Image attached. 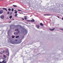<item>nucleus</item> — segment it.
<instances>
[{"label":"nucleus","mask_w":63,"mask_h":63,"mask_svg":"<svg viewBox=\"0 0 63 63\" xmlns=\"http://www.w3.org/2000/svg\"><path fill=\"white\" fill-rule=\"evenodd\" d=\"M19 33V32L18 31L16 33V32H15L14 33V34L15 35H17Z\"/></svg>","instance_id":"nucleus-1"},{"label":"nucleus","mask_w":63,"mask_h":63,"mask_svg":"<svg viewBox=\"0 0 63 63\" xmlns=\"http://www.w3.org/2000/svg\"><path fill=\"white\" fill-rule=\"evenodd\" d=\"M0 63H2L0 62Z\"/></svg>","instance_id":"nucleus-40"},{"label":"nucleus","mask_w":63,"mask_h":63,"mask_svg":"<svg viewBox=\"0 0 63 63\" xmlns=\"http://www.w3.org/2000/svg\"><path fill=\"white\" fill-rule=\"evenodd\" d=\"M19 36H16V38H19Z\"/></svg>","instance_id":"nucleus-13"},{"label":"nucleus","mask_w":63,"mask_h":63,"mask_svg":"<svg viewBox=\"0 0 63 63\" xmlns=\"http://www.w3.org/2000/svg\"><path fill=\"white\" fill-rule=\"evenodd\" d=\"M6 52H8V54H7V55H8V56H9V50H8L7 49L6 50Z\"/></svg>","instance_id":"nucleus-2"},{"label":"nucleus","mask_w":63,"mask_h":63,"mask_svg":"<svg viewBox=\"0 0 63 63\" xmlns=\"http://www.w3.org/2000/svg\"><path fill=\"white\" fill-rule=\"evenodd\" d=\"M12 25H11V26H10V29H11V28H12Z\"/></svg>","instance_id":"nucleus-25"},{"label":"nucleus","mask_w":63,"mask_h":63,"mask_svg":"<svg viewBox=\"0 0 63 63\" xmlns=\"http://www.w3.org/2000/svg\"><path fill=\"white\" fill-rule=\"evenodd\" d=\"M13 6H14V7H17V6H16V5H14Z\"/></svg>","instance_id":"nucleus-21"},{"label":"nucleus","mask_w":63,"mask_h":63,"mask_svg":"<svg viewBox=\"0 0 63 63\" xmlns=\"http://www.w3.org/2000/svg\"><path fill=\"white\" fill-rule=\"evenodd\" d=\"M8 10H9V11H11V9L10 8H9L8 9Z\"/></svg>","instance_id":"nucleus-16"},{"label":"nucleus","mask_w":63,"mask_h":63,"mask_svg":"<svg viewBox=\"0 0 63 63\" xmlns=\"http://www.w3.org/2000/svg\"><path fill=\"white\" fill-rule=\"evenodd\" d=\"M35 21V20L34 19H33L32 20H31V22H34Z\"/></svg>","instance_id":"nucleus-7"},{"label":"nucleus","mask_w":63,"mask_h":63,"mask_svg":"<svg viewBox=\"0 0 63 63\" xmlns=\"http://www.w3.org/2000/svg\"><path fill=\"white\" fill-rule=\"evenodd\" d=\"M55 28H53V29H52V31H53V30H55Z\"/></svg>","instance_id":"nucleus-22"},{"label":"nucleus","mask_w":63,"mask_h":63,"mask_svg":"<svg viewBox=\"0 0 63 63\" xmlns=\"http://www.w3.org/2000/svg\"><path fill=\"white\" fill-rule=\"evenodd\" d=\"M40 25H41V26H44V25L42 23H41L40 24Z\"/></svg>","instance_id":"nucleus-12"},{"label":"nucleus","mask_w":63,"mask_h":63,"mask_svg":"<svg viewBox=\"0 0 63 63\" xmlns=\"http://www.w3.org/2000/svg\"><path fill=\"white\" fill-rule=\"evenodd\" d=\"M27 21H28V22H31V20H27Z\"/></svg>","instance_id":"nucleus-17"},{"label":"nucleus","mask_w":63,"mask_h":63,"mask_svg":"<svg viewBox=\"0 0 63 63\" xmlns=\"http://www.w3.org/2000/svg\"><path fill=\"white\" fill-rule=\"evenodd\" d=\"M17 15L18 14H16L15 15V17H16V16H17Z\"/></svg>","instance_id":"nucleus-11"},{"label":"nucleus","mask_w":63,"mask_h":63,"mask_svg":"<svg viewBox=\"0 0 63 63\" xmlns=\"http://www.w3.org/2000/svg\"><path fill=\"white\" fill-rule=\"evenodd\" d=\"M20 14H22V13H20Z\"/></svg>","instance_id":"nucleus-38"},{"label":"nucleus","mask_w":63,"mask_h":63,"mask_svg":"<svg viewBox=\"0 0 63 63\" xmlns=\"http://www.w3.org/2000/svg\"><path fill=\"white\" fill-rule=\"evenodd\" d=\"M61 30H62L63 31V29H61Z\"/></svg>","instance_id":"nucleus-31"},{"label":"nucleus","mask_w":63,"mask_h":63,"mask_svg":"<svg viewBox=\"0 0 63 63\" xmlns=\"http://www.w3.org/2000/svg\"><path fill=\"white\" fill-rule=\"evenodd\" d=\"M22 36H23V37H24V36L23 35Z\"/></svg>","instance_id":"nucleus-43"},{"label":"nucleus","mask_w":63,"mask_h":63,"mask_svg":"<svg viewBox=\"0 0 63 63\" xmlns=\"http://www.w3.org/2000/svg\"><path fill=\"white\" fill-rule=\"evenodd\" d=\"M4 61H5V60H3V61H2V62H3H3H4Z\"/></svg>","instance_id":"nucleus-30"},{"label":"nucleus","mask_w":63,"mask_h":63,"mask_svg":"<svg viewBox=\"0 0 63 63\" xmlns=\"http://www.w3.org/2000/svg\"><path fill=\"white\" fill-rule=\"evenodd\" d=\"M6 62L5 61V62H4L3 63H5Z\"/></svg>","instance_id":"nucleus-36"},{"label":"nucleus","mask_w":63,"mask_h":63,"mask_svg":"<svg viewBox=\"0 0 63 63\" xmlns=\"http://www.w3.org/2000/svg\"><path fill=\"white\" fill-rule=\"evenodd\" d=\"M3 13V11L2 10H1L0 11V14H1Z\"/></svg>","instance_id":"nucleus-5"},{"label":"nucleus","mask_w":63,"mask_h":63,"mask_svg":"<svg viewBox=\"0 0 63 63\" xmlns=\"http://www.w3.org/2000/svg\"><path fill=\"white\" fill-rule=\"evenodd\" d=\"M22 20H24V18H22Z\"/></svg>","instance_id":"nucleus-33"},{"label":"nucleus","mask_w":63,"mask_h":63,"mask_svg":"<svg viewBox=\"0 0 63 63\" xmlns=\"http://www.w3.org/2000/svg\"><path fill=\"white\" fill-rule=\"evenodd\" d=\"M3 56L5 58H6L7 57L6 56V55H3Z\"/></svg>","instance_id":"nucleus-8"},{"label":"nucleus","mask_w":63,"mask_h":63,"mask_svg":"<svg viewBox=\"0 0 63 63\" xmlns=\"http://www.w3.org/2000/svg\"><path fill=\"white\" fill-rule=\"evenodd\" d=\"M13 19V20H14V19Z\"/></svg>","instance_id":"nucleus-41"},{"label":"nucleus","mask_w":63,"mask_h":63,"mask_svg":"<svg viewBox=\"0 0 63 63\" xmlns=\"http://www.w3.org/2000/svg\"><path fill=\"white\" fill-rule=\"evenodd\" d=\"M12 18V16H10V17H9V18L10 19H11V18Z\"/></svg>","instance_id":"nucleus-14"},{"label":"nucleus","mask_w":63,"mask_h":63,"mask_svg":"<svg viewBox=\"0 0 63 63\" xmlns=\"http://www.w3.org/2000/svg\"><path fill=\"white\" fill-rule=\"evenodd\" d=\"M5 52H6V51H4V50L3 51V53H5Z\"/></svg>","instance_id":"nucleus-27"},{"label":"nucleus","mask_w":63,"mask_h":63,"mask_svg":"<svg viewBox=\"0 0 63 63\" xmlns=\"http://www.w3.org/2000/svg\"><path fill=\"white\" fill-rule=\"evenodd\" d=\"M9 22V23H10V22Z\"/></svg>","instance_id":"nucleus-42"},{"label":"nucleus","mask_w":63,"mask_h":63,"mask_svg":"<svg viewBox=\"0 0 63 63\" xmlns=\"http://www.w3.org/2000/svg\"><path fill=\"white\" fill-rule=\"evenodd\" d=\"M36 27H37V28H39L40 26H39V25H36Z\"/></svg>","instance_id":"nucleus-6"},{"label":"nucleus","mask_w":63,"mask_h":63,"mask_svg":"<svg viewBox=\"0 0 63 63\" xmlns=\"http://www.w3.org/2000/svg\"><path fill=\"white\" fill-rule=\"evenodd\" d=\"M2 9H3V10H6V8H3Z\"/></svg>","instance_id":"nucleus-23"},{"label":"nucleus","mask_w":63,"mask_h":63,"mask_svg":"<svg viewBox=\"0 0 63 63\" xmlns=\"http://www.w3.org/2000/svg\"><path fill=\"white\" fill-rule=\"evenodd\" d=\"M15 31H18V29H16L15 30Z\"/></svg>","instance_id":"nucleus-10"},{"label":"nucleus","mask_w":63,"mask_h":63,"mask_svg":"<svg viewBox=\"0 0 63 63\" xmlns=\"http://www.w3.org/2000/svg\"><path fill=\"white\" fill-rule=\"evenodd\" d=\"M49 29L51 31H52V29L51 28H49Z\"/></svg>","instance_id":"nucleus-18"},{"label":"nucleus","mask_w":63,"mask_h":63,"mask_svg":"<svg viewBox=\"0 0 63 63\" xmlns=\"http://www.w3.org/2000/svg\"><path fill=\"white\" fill-rule=\"evenodd\" d=\"M25 32L26 33H27V30H26V29H25Z\"/></svg>","instance_id":"nucleus-15"},{"label":"nucleus","mask_w":63,"mask_h":63,"mask_svg":"<svg viewBox=\"0 0 63 63\" xmlns=\"http://www.w3.org/2000/svg\"><path fill=\"white\" fill-rule=\"evenodd\" d=\"M45 15H46L47 16H50V14H45Z\"/></svg>","instance_id":"nucleus-9"},{"label":"nucleus","mask_w":63,"mask_h":63,"mask_svg":"<svg viewBox=\"0 0 63 63\" xmlns=\"http://www.w3.org/2000/svg\"><path fill=\"white\" fill-rule=\"evenodd\" d=\"M4 17V15H1L0 16V18H2V19H3Z\"/></svg>","instance_id":"nucleus-4"},{"label":"nucleus","mask_w":63,"mask_h":63,"mask_svg":"<svg viewBox=\"0 0 63 63\" xmlns=\"http://www.w3.org/2000/svg\"><path fill=\"white\" fill-rule=\"evenodd\" d=\"M16 10H15V12H16Z\"/></svg>","instance_id":"nucleus-35"},{"label":"nucleus","mask_w":63,"mask_h":63,"mask_svg":"<svg viewBox=\"0 0 63 63\" xmlns=\"http://www.w3.org/2000/svg\"><path fill=\"white\" fill-rule=\"evenodd\" d=\"M14 8H12V12L14 11Z\"/></svg>","instance_id":"nucleus-19"},{"label":"nucleus","mask_w":63,"mask_h":63,"mask_svg":"<svg viewBox=\"0 0 63 63\" xmlns=\"http://www.w3.org/2000/svg\"><path fill=\"white\" fill-rule=\"evenodd\" d=\"M62 19L63 20V18H62Z\"/></svg>","instance_id":"nucleus-39"},{"label":"nucleus","mask_w":63,"mask_h":63,"mask_svg":"<svg viewBox=\"0 0 63 63\" xmlns=\"http://www.w3.org/2000/svg\"><path fill=\"white\" fill-rule=\"evenodd\" d=\"M10 13V12H9V11H8L7 13V14L8 15H9V14Z\"/></svg>","instance_id":"nucleus-26"},{"label":"nucleus","mask_w":63,"mask_h":63,"mask_svg":"<svg viewBox=\"0 0 63 63\" xmlns=\"http://www.w3.org/2000/svg\"><path fill=\"white\" fill-rule=\"evenodd\" d=\"M57 17H58V18H60L59 16H57Z\"/></svg>","instance_id":"nucleus-32"},{"label":"nucleus","mask_w":63,"mask_h":63,"mask_svg":"<svg viewBox=\"0 0 63 63\" xmlns=\"http://www.w3.org/2000/svg\"><path fill=\"white\" fill-rule=\"evenodd\" d=\"M13 41H12V40H11L10 41V42L12 44H13Z\"/></svg>","instance_id":"nucleus-24"},{"label":"nucleus","mask_w":63,"mask_h":63,"mask_svg":"<svg viewBox=\"0 0 63 63\" xmlns=\"http://www.w3.org/2000/svg\"><path fill=\"white\" fill-rule=\"evenodd\" d=\"M15 14H16V13H17V11H16V12H15Z\"/></svg>","instance_id":"nucleus-29"},{"label":"nucleus","mask_w":63,"mask_h":63,"mask_svg":"<svg viewBox=\"0 0 63 63\" xmlns=\"http://www.w3.org/2000/svg\"><path fill=\"white\" fill-rule=\"evenodd\" d=\"M18 11H19V12H21V10H18Z\"/></svg>","instance_id":"nucleus-28"},{"label":"nucleus","mask_w":63,"mask_h":63,"mask_svg":"<svg viewBox=\"0 0 63 63\" xmlns=\"http://www.w3.org/2000/svg\"><path fill=\"white\" fill-rule=\"evenodd\" d=\"M24 17V19L25 20H26L27 19V16H25Z\"/></svg>","instance_id":"nucleus-3"},{"label":"nucleus","mask_w":63,"mask_h":63,"mask_svg":"<svg viewBox=\"0 0 63 63\" xmlns=\"http://www.w3.org/2000/svg\"><path fill=\"white\" fill-rule=\"evenodd\" d=\"M6 11H8V10H7L6 9V10H5Z\"/></svg>","instance_id":"nucleus-37"},{"label":"nucleus","mask_w":63,"mask_h":63,"mask_svg":"<svg viewBox=\"0 0 63 63\" xmlns=\"http://www.w3.org/2000/svg\"><path fill=\"white\" fill-rule=\"evenodd\" d=\"M16 41H17V39H16Z\"/></svg>","instance_id":"nucleus-34"},{"label":"nucleus","mask_w":63,"mask_h":63,"mask_svg":"<svg viewBox=\"0 0 63 63\" xmlns=\"http://www.w3.org/2000/svg\"><path fill=\"white\" fill-rule=\"evenodd\" d=\"M12 38H15V36H12Z\"/></svg>","instance_id":"nucleus-20"}]
</instances>
